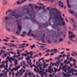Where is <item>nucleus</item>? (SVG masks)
<instances>
[{
    "label": "nucleus",
    "instance_id": "obj_1",
    "mask_svg": "<svg viewBox=\"0 0 77 77\" xmlns=\"http://www.w3.org/2000/svg\"><path fill=\"white\" fill-rule=\"evenodd\" d=\"M29 8L26 9V8L24 7L23 10H26V13H24L22 14H20L19 13H17L16 14L15 13V11H13L10 13L9 14L11 17H14V18L18 19L19 17H23L24 15L26 16V14H29L28 16H26L23 18V19L24 20H31L33 23H36L39 25L40 23L36 20V14L34 11V9L33 8V7L31 8V10L32 11H30V10H29Z\"/></svg>",
    "mask_w": 77,
    "mask_h": 77
},
{
    "label": "nucleus",
    "instance_id": "obj_2",
    "mask_svg": "<svg viewBox=\"0 0 77 77\" xmlns=\"http://www.w3.org/2000/svg\"><path fill=\"white\" fill-rule=\"evenodd\" d=\"M60 15V12H58L54 15L53 18V20H57V21L58 20L57 24L56 23V21H55V22H54V24L52 26V27L54 29H57L58 25H60V26H61L65 25V22L62 21H63L64 20L63 18Z\"/></svg>",
    "mask_w": 77,
    "mask_h": 77
},
{
    "label": "nucleus",
    "instance_id": "obj_3",
    "mask_svg": "<svg viewBox=\"0 0 77 77\" xmlns=\"http://www.w3.org/2000/svg\"><path fill=\"white\" fill-rule=\"evenodd\" d=\"M15 60L14 62V63L15 64L14 66L15 67V68H13V70H14V71H17L18 70L19 68H20V66H17V65H18V64L17 60L15 59V60Z\"/></svg>",
    "mask_w": 77,
    "mask_h": 77
},
{
    "label": "nucleus",
    "instance_id": "obj_4",
    "mask_svg": "<svg viewBox=\"0 0 77 77\" xmlns=\"http://www.w3.org/2000/svg\"><path fill=\"white\" fill-rule=\"evenodd\" d=\"M17 24V27L18 29H19V32H21V26H20V24H21V20L19 19L16 20V21Z\"/></svg>",
    "mask_w": 77,
    "mask_h": 77
},
{
    "label": "nucleus",
    "instance_id": "obj_5",
    "mask_svg": "<svg viewBox=\"0 0 77 77\" xmlns=\"http://www.w3.org/2000/svg\"><path fill=\"white\" fill-rule=\"evenodd\" d=\"M60 63V60H59L58 61H57L56 63H52V62H51L50 65H52V66H57V67H59Z\"/></svg>",
    "mask_w": 77,
    "mask_h": 77
},
{
    "label": "nucleus",
    "instance_id": "obj_6",
    "mask_svg": "<svg viewBox=\"0 0 77 77\" xmlns=\"http://www.w3.org/2000/svg\"><path fill=\"white\" fill-rule=\"evenodd\" d=\"M49 72V73H51L52 72H53V69H52V66H50L48 67V69H46L45 72Z\"/></svg>",
    "mask_w": 77,
    "mask_h": 77
},
{
    "label": "nucleus",
    "instance_id": "obj_7",
    "mask_svg": "<svg viewBox=\"0 0 77 77\" xmlns=\"http://www.w3.org/2000/svg\"><path fill=\"white\" fill-rule=\"evenodd\" d=\"M30 56H33V52H32L31 51H30V53L28 52L27 53H26L25 54H24V53L22 54L21 55L22 56H25V57H26V56H27V55H29V54H30Z\"/></svg>",
    "mask_w": 77,
    "mask_h": 77
},
{
    "label": "nucleus",
    "instance_id": "obj_8",
    "mask_svg": "<svg viewBox=\"0 0 77 77\" xmlns=\"http://www.w3.org/2000/svg\"><path fill=\"white\" fill-rule=\"evenodd\" d=\"M71 20L72 23H73V25L74 27V29H75L76 28V26H77V22H74V19L73 18L71 19Z\"/></svg>",
    "mask_w": 77,
    "mask_h": 77
},
{
    "label": "nucleus",
    "instance_id": "obj_9",
    "mask_svg": "<svg viewBox=\"0 0 77 77\" xmlns=\"http://www.w3.org/2000/svg\"><path fill=\"white\" fill-rule=\"evenodd\" d=\"M45 33L44 34H42V36L40 38L41 39L42 42H45Z\"/></svg>",
    "mask_w": 77,
    "mask_h": 77
},
{
    "label": "nucleus",
    "instance_id": "obj_10",
    "mask_svg": "<svg viewBox=\"0 0 77 77\" xmlns=\"http://www.w3.org/2000/svg\"><path fill=\"white\" fill-rule=\"evenodd\" d=\"M68 69V67H66V65H65L62 66V69L63 71H64L65 72H66V69Z\"/></svg>",
    "mask_w": 77,
    "mask_h": 77
},
{
    "label": "nucleus",
    "instance_id": "obj_11",
    "mask_svg": "<svg viewBox=\"0 0 77 77\" xmlns=\"http://www.w3.org/2000/svg\"><path fill=\"white\" fill-rule=\"evenodd\" d=\"M7 59L9 61H13V60H15V58H13L11 57H7Z\"/></svg>",
    "mask_w": 77,
    "mask_h": 77
},
{
    "label": "nucleus",
    "instance_id": "obj_12",
    "mask_svg": "<svg viewBox=\"0 0 77 77\" xmlns=\"http://www.w3.org/2000/svg\"><path fill=\"white\" fill-rule=\"evenodd\" d=\"M8 46H9L10 47H16V48H17V46L14 44H12V43L8 44V45H7Z\"/></svg>",
    "mask_w": 77,
    "mask_h": 77
},
{
    "label": "nucleus",
    "instance_id": "obj_13",
    "mask_svg": "<svg viewBox=\"0 0 77 77\" xmlns=\"http://www.w3.org/2000/svg\"><path fill=\"white\" fill-rule=\"evenodd\" d=\"M48 24L47 23L42 24L41 25L39 26V27L40 28V27H42V26H44V27H48Z\"/></svg>",
    "mask_w": 77,
    "mask_h": 77
},
{
    "label": "nucleus",
    "instance_id": "obj_14",
    "mask_svg": "<svg viewBox=\"0 0 77 77\" xmlns=\"http://www.w3.org/2000/svg\"><path fill=\"white\" fill-rule=\"evenodd\" d=\"M43 65V68H47V66H48V64H46V63L45 62L44 63Z\"/></svg>",
    "mask_w": 77,
    "mask_h": 77
},
{
    "label": "nucleus",
    "instance_id": "obj_15",
    "mask_svg": "<svg viewBox=\"0 0 77 77\" xmlns=\"http://www.w3.org/2000/svg\"><path fill=\"white\" fill-rule=\"evenodd\" d=\"M53 51L54 52V53H55V54H56V53H57V50L56 49H54V50H51L50 52H52Z\"/></svg>",
    "mask_w": 77,
    "mask_h": 77
},
{
    "label": "nucleus",
    "instance_id": "obj_16",
    "mask_svg": "<svg viewBox=\"0 0 77 77\" xmlns=\"http://www.w3.org/2000/svg\"><path fill=\"white\" fill-rule=\"evenodd\" d=\"M64 63L67 64V65H68V64H70V61H68L67 60H64Z\"/></svg>",
    "mask_w": 77,
    "mask_h": 77
},
{
    "label": "nucleus",
    "instance_id": "obj_17",
    "mask_svg": "<svg viewBox=\"0 0 77 77\" xmlns=\"http://www.w3.org/2000/svg\"><path fill=\"white\" fill-rule=\"evenodd\" d=\"M4 67L5 69L6 70L7 72H9V70H8V64H6V65Z\"/></svg>",
    "mask_w": 77,
    "mask_h": 77
},
{
    "label": "nucleus",
    "instance_id": "obj_18",
    "mask_svg": "<svg viewBox=\"0 0 77 77\" xmlns=\"http://www.w3.org/2000/svg\"><path fill=\"white\" fill-rule=\"evenodd\" d=\"M34 70L35 72L39 71V69L38 68V66H36L35 67V68L34 69Z\"/></svg>",
    "mask_w": 77,
    "mask_h": 77
},
{
    "label": "nucleus",
    "instance_id": "obj_19",
    "mask_svg": "<svg viewBox=\"0 0 77 77\" xmlns=\"http://www.w3.org/2000/svg\"><path fill=\"white\" fill-rule=\"evenodd\" d=\"M69 59L70 60V61H72L73 60L74 63H76V61H75V59H73L72 58H69Z\"/></svg>",
    "mask_w": 77,
    "mask_h": 77
},
{
    "label": "nucleus",
    "instance_id": "obj_20",
    "mask_svg": "<svg viewBox=\"0 0 77 77\" xmlns=\"http://www.w3.org/2000/svg\"><path fill=\"white\" fill-rule=\"evenodd\" d=\"M4 19L5 20H6V23H8V20H9V17H4Z\"/></svg>",
    "mask_w": 77,
    "mask_h": 77
},
{
    "label": "nucleus",
    "instance_id": "obj_21",
    "mask_svg": "<svg viewBox=\"0 0 77 77\" xmlns=\"http://www.w3.org/2000/svg\"><path fill=\"white\" fill-rule=\"evenodd\" d=\"M67 6L70 8H71V5L69 4V0H67Z\"/></svg>",
    "mask_w": 77,
    "mask_h": 77
},
{
    "label": "nucleus",
    "instance_id": "obj_22",
    "mask_svg": "<svg viewBox=\"0 0 77 77\" xmlns=\"http://www.w3.org/2000/svg\"><path fill=\"white\" fill-rule=\"evenodd\" d=\"M51 60H52V59H51V58H50V60H45V62H51Z\"/></svg>",
    "mask_w": 77,
    "mask_h": 77
},
{
    "label": "nucleus",
    "instance_id": "obj_23",
    "mask_svg": "<svg viewBox=\"0 0 77 77\" xmlns=\"http://www.w3.org/2000/svg\"><path fill=\"white\" fill-rule=\"evenodd\" d=\"M69 38H72L73 37H75V35L73 34V36L72 35H69Z\"/></svg>",
    "mask_w": 77,
    "mask_h": 77
},
{
    "label": "nucleus",
    "instance_id": "obj_24",
    "mask_svg": "<svg viewBox=\"0 0 77 77\" xmlns=\"http://www.w3.org/2000/svg\"><path fill=\"white\" fill-rule=\"evenodd\" d=\"M20 73H19V75L20 76H21L23 74V72H22V70H20Z\"/></svg>",
    "mask_w": 77,
    "mask_h": 77
},
{
    "label": "nucleus",
    "instance_id": "obj_25",
    "mask_svg": "<svg viewBox=\"0 0 77 77\" xmlns=\"http://www.w3.org/2000/svg\"><path fill=\"white\" fill-rule=\"evenodd\" d=\"M27 62L29 64V65H31V64H32V60H29V61H28Z\"/></svg>",
    "mask_w": 77,
    "mask_h": 77
},
{
    "label": "nucleus",
    "instance_id": "obj_26",
    "mask_svg": "<svg viewBox=\"0 0 77 77\" xmlns=\"http://www.w3.org/2000/svg\"><path fill=\"white\" fill-rule=\"evenodd\" d=\"M59 40V42H62L63 41V39L62 38H60Z\"/></svg>",
    "mask_w": 77,
    "mask_h": 77
},
{
    "label": "nucleus",
    "instance_id": "obj_27",
    "mask_svg": "<svg viewBox=\"0 0 77 77\" xmlns=\"http://www.w3.org/2000/svg\"><path fill=\"white\" fill-rule=\"evenodd\" d=\"M16 3H17V5H21V2H20V1H18L16 2Z\"/></svg>",
    "mask_w": 77,
    "mask_h": 77
},
{
    "label": "nucleus",
    "instance_id": "obj_28",
    "mask_svg": "<svg viewBox=\"0 0 77 77\" xmlns=\"http://www.w3.org/2000/svg\"><path fill=\"white\" fill-rule=\"evenodd\" d=\"M49 13L50 14H51V15H54V12H52V11H49Z\"/></svg>",
    "mask_w": 77,
    "mask_h": 77
},
{
    "label": "nucleus",
    "instance_id": "obj_29",
    "mask_svg": "<svg viewBox=\"0 0 77 77\" xmlns=\"http://www.w3.org/2000/svg\"><path fill=\"white\" fill-rule=\"evenodd\" d=\"M51 19H52V17H50L49 19L48 20L49 24H51V22L50 21V20H51Z\"/></svg>",
    "mask_w": 77,
    "mask_h": 77
},
{
    "label": "nucleus",
    "instance_id": "obj_30",
    "mask_svg": "<svg viewBox=\"0 0 77 77\" xmlns=\"http://www.w3.org/2000/svg\"><path fill=\"white\" fill-rule=\"evenodd\" d=\"M5 64H2V65H0V68H2L5 67Z\"/></svg>",
    "mask_w": 77,
    "mask_h": 77
},
{
    "label": "nucleus",
    "instance_id": "obj_31",
    "mask_svg": "<svg viewBox=\"0 0 77 77\" xmlns=\"http://www.w3.org/2000/svg\"><path fill=\"white\" fill-rule=\"evenodd\" d=\"M69 74V72H67L66 73H63V76H66L67 75Z\"/></svg>",
    "mask_w": 77,
    "mask_h": 77
},
{
    "label": "nucleus",
    "instance_id": "obj_32",
    "mask_svg": "<svg viewBox=\"0 0 77 77\" xmlns=\"http://www.w3.org/2000/svg\"><path fill=\"white\" fill-rule=\"evenodd\" d=\"M35 47V45H32L31 46V48L32 49H33Z\"/></svg>",
    "mask_w": 77,
    "mask_h": 77
},
{
    "label": "nucleus",
    "instance_id": "obj_33",
    "mask_svg": "<svg viewBox=\"0 0 77 77\" xmlns=\"http://www.w3.org/2000/svg\"><path fill=\"white\" fill-rule=\"evenodd\" d=\"M69 57H70V55H66V57L67 58V59H68V60L69 59V60L70 58H69Z\"/></svg>",
    "mask_w": 77,
    "mask_h": 77
},
{
    "label": "nucleus",
    "instance_id": "obj_34",
    "mask_svg": "<svg viewBox=\"0 0 77 77\" xmlns=\"http://www.w3.org/2000/svg\"><path fill=\"white\" fill-rule=\"evenodd\" d=\"M10 53H11V54H14V55H16V53L15 52H14L13 51H11L10 52Z\"/></svg>",
    "mask_w": 77,
    "mask_h": 77
},
{
    "label": "nucleus",
    "instance_id": "obj_35",
    "mask_svg": "<svg viewBox=\"0 0 77 77\" xmlns=\"http://www.w3.org/2000/svg\"><path fill=\"white\" fill-rule=\"evenodd\" d=\"M25 59L26 60H30V58H29V56H28L27 57H26Z\"/></svg>",
    "mask_w": 77,
    "mask_h": 77
},
{
    "label": "nucleus",
    "instance_id": "obj_36",
    "mask_svg": "<svg viewBox=\"0 0 77 77\" xmlns=\"http://www.w3.org/2000/svg\"><path fill=\"white\" fill-rule=\"evenodd\" d=\"M23 59V57H19L18 59V60H21Z\"/></svg>",
    "mask_w": 77,
    "mask_h": 77
},
{
    "label": "nucleus",
    "instance_id": "obj_37",
    "mask_svg": "<svg viewBox=\"0 0 77 77\" xmlns=\"http://www.w3.org/2000/svg\"><path fill=\"white\" fill-rule=\"evenodd\" d=\"M72 71H73V72H77V70L74 69L73 68L72 69Z\"/></svg>",
    "mask_w": 77,
    "mask_h": 77
},
{
    "label": "nucleus",
    "instance_id": "obj_38",
    "mask_svg": "<svg viewBox=\"0 0 77 77\" xmlns=\"http://www.w3.org/2000/svg\"><path fill=\"white\" fill-rule=\"evenodd\" d=\"M57 69L54 68V72L55 73H56L57 72Z\"/></svg>",
    "mask_w": 77,
    "mask_h": 77
},
{
    "label": "nucleus",
    "instance_id": "obj_39",
    "mask_svg": "<svg viewBox=\"0 0 77 77\" xmlns=\"http://www.w3.org/2000/svg\"><path fill=\"white\" fill-rule=\"evenodd\" d=\"M6 56H7V54H4V56H2V57H6Z\"/></svg>",
    "mask_w": 77,
    "mask_h": 77
},
{
    "label": "nucleus",
    "instance_id": "obj_40",
    "mask_svg": "<svg viewBox=\"0 0 77 77\" xmlns=\"http://www.w3.org/2000/svg\"><path fill=\"white\" fill-rule=\"evenodd\" d=\"M72 52L75 55V56H77V53H76V52L72 51Z\"/></svg>",
    "mask_w": 77,
    "mask_h": 77
},
{
    "label": "nucleus",
    "instance_id": "obj_41",
    "mask_svg": "<svg viewBox=\"0 0 77 77\" xmlns=\"http://www.w3.org/2000/svg\"><path fill=\"white\" fill-rule=\"evenodd\" d=\"M72 52L75 55V56H77V53H76V52L72 51Z\"/></svg>",
    "mask_w": 77,
    "mask_h": 77
},
{
    "label": "nucleus",
    "instance_id": "obj_42",
    "mask_svg": "<svg viewBox=\"0 0 77 77\" xmlns=\"http://www.w3.org/2000/svg\"><path fill=\"white\" fill-rule=\"evenodd\" d=\"M1 52H2L3 53H6V51H4L3 50H1Z\"/></svg>",
    "mask_w": 77,
    "mask_h": 77
},
{
    "label": "nucleus",
    "instance_id": "obj_43",
    "mask_svg": "<svg viewBox=\"0 0 77 77\" xmlns=\"http://www.w3.org/2000/svg\"><path fill=\"white\" fill-rule=\"evenodd\" d=\"M69 12H70L71 14H74V12H73V11H72V10H69Z\"/></svg>",
    "mask_w": 77,
    "mask_h": 77
},
{
    "label": "nucleus",
    "instance_id": "obj_44",
    "mask_svg": "<svg viewBox=\"0 0 77 77\" xmlns=\"http://www.w3.org/2000/svg\"><path fill=\"white\" fill-rule=\"evenodd\" d=\"M58 33H59V34H60L61 35H62V34H63V32L62 31H60L58 32Z\"/></svg>",
    "mask_w": 77,
    "mask_h": 77
},
{
    "label": "nucleus",
    "instance_id": "obj_45",
    "mask_svg": "<svg viewBox=\"0 0 77 77\" xmlns=\"http://www.w3.org/2000/svg\"><path fill=\"white\" fill-rule=\"evenodd\" d=\"M56 59L59 60H60V58L58 57H57L55 58V60H56Z\"/></svg>",
    "mask_w": 77,
    "mask_h": 77
},
{
    "label": "nucleus",
    "instance_id": "obj_46",
    "mask_svg": "<svg viewBox=\"0 0 77 77\" xmlns=\"http://www.w3.org/2000/svg\"><path fill=\"white\" fill-rule=\"evenodd\" d=\"M48 44L51 43V41L50 40V39H48Z\"/></svg>",
    "mask_w": 77,
    "mask_h": 77
},
{
    "label": "nucleus",
    "instance_id": "obj_47",
    "mask_svg": "<svg viewBox=\"0 0 77 77\" xmlns=\"http://www.w3.org/2000/svg\"><path fill=\"white\" fill-rule=\"evenodd\" d=\"M54 75V74H53L52 75L50 74L49 75V77H53Z\"/></svg>",
    "mask_w": 77,
    "mask_h": 77
},
{
    "label": "nucleus",
    "instance_id": "obj_48",
    "mask_svg": "<svg viewBox=\"0 0 77 77\" xmlns=\"http://www.w3.org/2000/svg\"><path fill=\"white\" fill-rule=\"evenodd\" d=\"M71 72H73V71H72V69H71L70 71L69 70V74H71Z\"/></svg>",
    "mask_w": 77,
    "mask_h": 77
},
{
    "label": "nucleus",
    "instance_id": "obj_49",
    "mask_svg": "<svg viewBox=\"0 0 77 77\" xmlns=\"http://www.w3.org/2000/svg\"><path fill=\"white\" fill-rule=\"evenodd\" d=\"M61 4L62 5H61L62 8H63V2H62L61 3Z\"/></svg>",
    "mask_w": 77,
    "mask_h": 77
},
{
    "label": "nucleus",
    "instance_id": "obj_50",
    "mask_svg": "<svg viewBox=\"0 0 77 77\" xmlns=\"http://www.w3.org/2000/svg\"><path fill=\"white\" fill-rule=\"evenodd\" d=\"M15 57L18 58V57H19L18 56V55H15L13 56V57Z\"/></svg>",
    "mask_w": 77,
    "mask_h": 77
},
{
    "label": "nucleus",
    "instance_id": "obj_51",
    "mask_svg": "<svg viewBox=\"0 0 77 77\" xmlns=\"http://www.w3.org/2000/svg\"><path fill=\"white\" fill-rule=\"evenodd\" d=\"M32 74V73H31V72H29L28 73V75H29V76H30V75H31Z\"/></svg>",
    "mask_w": 77,
    "mask_h": 77
},
{
    "label": "nucleus",
    "instance_id": "obj_52",
    "mask_svg": "<svg viewBox=\"0 0 77 77\" xmlns=\"http://www.w3.org/2000/svg\"><path fill=\"white\" fill-rule=\"evenodd\" d=\"M66 57V55L65 54H63V55L62 56V57L64 58L65 59V57Z\"/></svg>",
    "mask_w": 77,
    "mask_h": 77
},
{
    "label": "nucleus",
    "instance_id": "obj_53",
    "mask_svg": "<svg viewBox=\"0 0 77 77\" xmlns=\"http://www.w3.org/2000/svg\"><path fill=\"white\" fill-rule=\"evenodd\" d=\"M12 37H13V38L14 39H17V38H16L15 36H14L13 35H12Z\"/></svg>",
    "mask_w": 77,
    "mask_h": 77
},
{
    "label": "nucleus",
    "instance_id": "obj_54",
    "mask_svg": "<svg viewBox=\"0 0 77 77\" xmlns=\"http://www.w3.org/2000/svg\"><path fill=\"white\" fill-rule=\"evenodd\" d=\"M49 54H48V53L46 54H45V56H49Z\"/></svg>",
    "mask_w": 77,
    "mask_h": 77
},
{
    "label": "nucleus",
    "instance_id": "obj_55",
    "mask_svg": "<svg viewBox=\"0 0 77 77\" xmlns=\"http://www.w3.org/2000/svg\"><path fill=\"white\" fill-rule=\"evenodd\" d=\"M4 41H5V42H8V40L6 39H4Z\"/></svg>",
    "mask_w": 77,
    "mask_h": 77
},
{
    "label": "nucleus",
    "instance_id": "obj_56",
    "mask_svg": "<svg viewBox=\"0 0 77 77\" xmlns=\"http://www.w3.org/2000/svg\"><path fill=\"white\" fill-rule=\"evenodd\" d=\"M16 33H17V35H18V34L20 33V32H19L18 31H17L16 32Z\"/></svg>",
    "mask_w": 77,
    "mask_h": 77
},
{
    "label": "nucleus",
    "instance_id": "obj_57",
    "mask_svg": "<svg viewBox=\"0 0 77 77\" xmlns=\"http://www.w3.org/2000/svg\"><path fill=\"white\" fill-rule=\"evenodd\" d=\"M56 9V8H52V9H51L50 10H51V11H55Z\"/></svg>",
    "mask_w": 77,
    "mask_h": 77
},
{
    "label": "nucleus",
    "instance_id": "obj_58",
    "mask_svg": "<svg viewBox=\"0 0 77 77\" xmlns=\"http://www.w3.org/2000/svg\"><path fill=\"white\" fill-rule=\"evenodd\" d=\"M61 2L60 1H59V6H61V5H60V4H61V3H60Z\"/></svg>",
    "mask_w": 77,
    "mask_h": 77
},
{
    "label": "nucleus",
    "instance_id": "obj_59",
    "mask_svg": "<svg viewBox=\"0 0 77 77\" xmlns=\"http://www.w3.org/2000/svg\"><path fill=\"white\" fill-rule=\"evenodd\" d=\"M68 44H69V45H71V44H72V43L71 42H70L69 41L68 42Z\"/></svg>",
    "mask_w": 77,
    "mask_h": 77
},
{
    "label": "nucleus",
    "instance_id": "obj_60",
    "mask_svg": "<svg viewBox=\"0 0 77 77\" xmlns=\"http://www.w3.org/2000/svg\"><path fill=\"white\" fill-rule=\"evenodd\" d=\"M71 69V67H69L67 69L68 71H69L70 70V69Z\"/></svg>",
    "mask_w": 77,
    "mask_h": 77
},
{
    "label": "nucleus",
    "instance_id": "obj_61",
    "mask_svg": "<svg viewBox=\"0 0 77 77\" xmlns=\"http://www.w3.org/2000/svg\"><path fill=\"white\" fill-rule=\"evenodd\" d=\"M38 6H37V5H35V9H38Z\"/></svg>",
    "mask_w": 77,
    "mask_h": 77
},
{
    "label": "nucleus",
    "instance_id": "obj_62",
    "mask_svg": "<svg viewBox=\"0 0 77 77\" xmlns=\"http://www.w3.org/2000/svg\"><path fill=\"white\" fill-rule=\"evenodd\" d=\"M1 48H2V49H6V47L4 46L3 47Z\"/></svg>",
    "mask_w": 77,
    "mask_h": 77
},
{
    "label": "nucleus",
    "instance_id": "obj_63",
    "mask_svg": "<svg viewBox=\"0 0 77 77\" xmlns=\"http://www.w3.org/2000/svg\"><path fill=\"white\" fill-rule=\"evenodd\" d=\"M42 8V7H41V6H40L38 8V10H40V9H41Z\"/></svg>",
    "mask_w": 77,
    "mask_h": 77
},
{
    "label": "nucleus",
    "instance_id": "obj_64",
    "mask_svg": "<svg viewBox=\"0 0 77 77\" xmlns=\"http://www.w3.org/2000/svg\"><path fill=\"white\" fill-rule=\"evenodd\" d=\"M50 51V49H48L46 51V52H49Z\"/></svg>",
    "mask_w": 77,
    "mask_h": 77
}]
</instances>
